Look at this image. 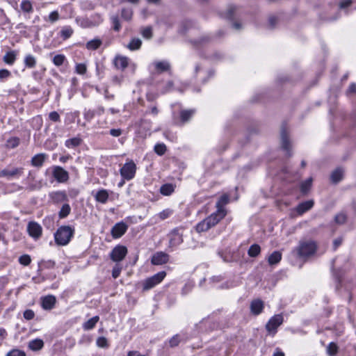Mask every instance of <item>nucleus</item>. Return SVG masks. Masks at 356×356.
Returning a JSON list of instances; mask_svg holds the SVG:
<instances>
[{
    "label": "nucleus",
    "instance_id": "nucleus-57",
    "mask_svg": "<svg viewBox=\"0 0 356 356\" xmlns=\"http://www.w3.org/2000/svg\"><path fill=\"white\" fill-rule=\"evenodd\" d=\"M11 75L10 71L6 69L0 70V79H4L8 78Z\"/></svg>",
    "mask_w": 356,
    "mask_h": 356
},
{
    "label": "nucleus",
    "instance_id": "nucleus-31",
    "mask_svg": "<svg viewBox=\"0 0 356 356\" xmlns=\"http://www.w3.org/2000/svg\"><path fill=\"white\" fill-rule=\"evenodd\" d=\"M343 175V170L341 168H337L331 174V180L334 183H337L342 179Z\"/></svg>",
    "mask_w": 356,
    "mask_h": 356
},
{
    "label": "nucleus",
    "instance_id": "nucleus-58",
    "mask_svg": "<svg viewBox=\"0 0 356 356\" xmlns=\"http://www.w3.org/2000/svg\"><path fill=\"white\" fill-rule=\"evenodd\" d=\"M236 8L234 6L229 7L227 12L226 13V17L229 19H232L233 17L234 13L235 12Z\"/></svg>",
    "mask_w": 356,
    "mask_h": 356
},
{
    "label": "nucleus",
    "instance_id": "nucleus-43",
    "mask_svg": "<svg viewBox=\"0 0 356 356\" xmlns=\"http://www.w3.org/2000/svg\"><path fill=\"white\" fill-rule=\"evenodd\" d=\"M97 346L99 348H108V343L107 339L104 337H99L96 341Z\"/></svg>",
    "mask_w": 356,
    "mask_h": 356
},
{
    "label": "nucleus",
    "instance_id": "nucleus-55",
    "mask_svg": "<svg viewBox=\"0 0 356 356\" xmlns=\"http://www.w3.org/2000/svg\"><path fill=\"white\" fill-rule=\"evenodd\" d=\"M351 94H355L356 95V83H351L346 90V95H350Z\"/></svg>",
    "mask_w": 356,
    "mask_h": 356
},
{
    "label": "nucleus",
    "instance_id": "nucleus-52",
    "mask_svg": "<svg viewBox=\"0 0 356 356\" xmlns=\"http://www.w3.org/2000/svg\"><path fill=\"white\" fill-rule=\"evenodd\" d=\"M35 314L31 309H26L24 312V318L26 320H31L34 318Z\"/></svg>",
    "mask_w": 356,
    "mask_h": 356
},
{
    "label": "nucleus",
    "instance_id": "nucleus-32",
    "mask_svg": "<svg viewBox=\"0 0 356 356\" xmlns=\"http://www.w3.org/2000/svg\"><path fill=\"white\" fill-rule=\"evenodd\" d=\"M24 63L26 67L33 68L36 65V58L33 55L28 54L25 56Z\"/></svg>",
    "mask_w": 356,
    "mask_h": 356
},
{
    "label": "nucleus",
    "instance_id": "nucleus-50",
    "mask_svg": "<svg viewBox=\"0 0 356 356\" xmlns=\"http://www.w3.org/2000/svg\"><path fill=\"white\" fill-rule=\"evenodd\" d=\"M86 65L83 63H79L76 65V72L79 74H84L86 72Z\"/></svg>",
    "mask_w": 356,
    "mask_h": 356
},
{
    "label": "nucleus",
    "instance_id": "nucleus-44",
    "mask_svg": "<svg viewBox=\"0 0 356 356\" xmlns=\"http://www.w3.org/2000/svg\"><path fill=\"white\" fill-rule=\"evenodd\" d=\"M31 261V257L29 254H23L19 258V262L23 266H28Z\"/></svg>",
    "mask_w": 356,
    "mask_h": 356
},
{
    "label": "nucleus",
    "instance_id": "nucleus-22",
    "mask_svg": "<svg viewBox=\"0 0 356 356\" xmlns=\"http://www.w3.org/2000/svg\"><path fill=\"white\" fill-rule=\"evenodd\" d=\"M47 158V154L40 153L35 155L31 159V164L35 167H41Z\"/></svg>",
    "mask_w": 356,
    "mask_h": 356
},
{
    "label": "nucleus",
    "instance_id": "nucleus-24",
    "mask_svg": "<svg viewBox=\"0 0 356 356\" xmlns=\"http://www.w3.org/2000/svg\"><path fill=\"white\" fill-rule=\"evenodd\" d=\"M142 45V40L140 38H134L131 40L127 47L131 51L138 50Z\"/></svg>",
    "mask_w": 356,
    "mask_h": 356
},
{
    "label": "nucleus",
    "instance_id": "nucleus-59",
    "mask_svg": "<svg viewBox=\"0 0 356 356\" xmlns=\"http://www.w3.org/2000/svg\"><path fill=\"white\" fill-rule=\"evenodd\" d=\"M179 336L175 335L170 340V345L172 347L176 346L179 344Z\"/></svg>",
    "mask_w": 356,
    "mask_h": 356
},
{
    "label": "nucleus",
    "instance_id": "nucleus-42",
    "mask_svg": "<svg viewBox=\"0 0 356 356\" xmlns=\"http://www.w3.org/2000/svg\"><path fill=\"white\" fill-rule=\"evenodd\" d=\"M65 57L63 54L56 55L53 58V63L56 66H60L63 64Z\"/></svg>",
    "mask_w": 356,
    "mask_h": 356
},
{
    "label": "nucleus",
    "instance_id": "nucleus-41",
    "mask_svg": "<svg viewBox=\"0 0 356 356\" xmlns=\"http://www.w3.org/2000/svg\"><path fill=\"white\" fill-rule=\"evenodd\" d=\"M154 151L158 155L162 156L166 152V146L163 143L156 144L154 146Z\"/></svg>",
    "mask_w": 356,
    "mask_h": 356
},
{
    "label": "nucleus",
    "instance_id": "nucleus-3",
    "mask_svg": "<svg viewBox=\"0 0 356 356\" xmlns=\"http://www.w3.org/2000/svg\"><path fill=\"white\" fill-rule=\"evenodd\" d=\"M74 233V229L70 226H61L54 234L56 243L59 245H66L70 241Z\"/></svg>",
    "mask_w": 356,
    "mask_h": 356
},
{
    "label": "nucleus",
    "instance_id": "nucleus-16",
    "mask_svg": "<svg viewBox=\"0 0 356 356\" xmlns=\"http://www.w3.org/2000/svg\"><path fill=\"white\" fill-rule=\"evenodd\" d=\"M280 136L282 148L287 152L289 151L291 145L289 140L288 131L285 126L282 127Z\"/></svg>",
    "mask_w": 356,
    "mask_h": 356
},
{
    "label": "nucleus",
    "instance_id": "nucleus-64",
    "mask_svg": "<svg viewBox=\"0 0 356 356\" xmlns=\"http://www.w3.org/2000/svg\"><path fill=\"white\" fill-rule=\"evenodd\" d=\"M277 22V19L275 17H270L269 18V24L271 27H273Z\"/></svg>",
    "mask_w": 356,
    "mask_h": 356
},
{
    "label": "nucleus",
    "instance_id": "nucleus-48",
    "mask_svg": "<svg viewBox=\"0 0 356 356\" xmlns=\"http://www.w3.org/2000/svg\"><path fill=\"white\" fill-rule=\"evenodd\" d=\"M111 21H112V23L113 25V29L115 31H119L120 29H121V25H120L118 17L117 16H113L111 17Z\"/></svg>",
    "mask_w": 356,
    "mask_h": 356
},
{
    "label": "nucleus",
    "instance_id": "nucleus-1",
    "mask_svg": "<svg viewBox=\"0 0 356 356\" xmlns=\"http://www.w3.org/2000/svg\"><path fill=\"white\" fill-rule=\"evenodd\" d=\"M229 202L227 195H222L216 202L217 210L209 216L202 220L197 224L195 229L197 232H207L211 227L217 225L227 215V211L224 206Z\"/></svg>",
    "mask_w": 356,
    "mask_h": 356
},
{
    "label": "nucleus",
    "instance_id": "nucleus-28",
    "mask_svg": "<svg viewBox=\"0 0 356 356\" xmlns=\"http://www.w3.org/2000/svg\"><path fill=\"white\" fill-rule=\"evenodd\" d=\"M102 44V42L100 39L95 38L88 41L86 43V47L88 50H96L101 46Z\"/></svg>",
    "mask_w": 356,
    "mask_h": 356
},
{
    "label": "nucleus",
    "instance_id": "nucleus-8",
    "mask_svg": "<svg viewBox=\"0 0 356 356\" xmlns=\"http://www.w3.org/2000/svg\"><path fill=\"white\" fill-rule=\"evenodd\" d=\"M169 246L176 247L183 242V234L178 228L174 229L169 234Z\"/></svg>",
    "mask_w": 356,
    "mask_h": 356
},
{
    "label": "nucleus",
    "instance_id": "nucleus-45",
    "mask_svg": "<svg viewBox=\"0 0 356 356\" xmlns=\"http://www.w3.org/2000/svg\"><path fill=\"white\" fill-rule=\"evenodd\" d=\"M347 217L346 214L343 213H338L335 216L334 220L335 222L339 225H342L346 222Z\"/></svg>",
    "mask_w": 356,
    "mask_h": 356
},
{
    "label": "nucleus",
    "instance_id": "nucleus-34",
    "mask_svg": "<svg viewBox=\"0 0 356 356\" xmlns=\"http://www.w3.org/2000/svg\"><path fill=\"white\" fill-rule=\"evenodd\" d=\"M3 59L6 63L13 65L16 59V53L13 51H8L4 55Z\"/></svg>",
    "mask_w": 356,
    "mask_h": 356
},
{
    "label": "nucleus",
    "instance_id": "nucleus-37",
    "mask_svg": "<svg viewBox=\"0 0 356 356\" xmlns=\"http://www.w3.org/2000/svg\"><path fill=\"white\" fill-rule=\"evenodd\" d=\"M194 114L193 110H183L180 113L181 120L184 123L188 122Z\"/></svg>",
    "mask_w": 356,
    "mask_h": 356
},
{
    "label": "nucleus",
    "instance_id": "nucleus-25",
    "mask_svg": "<svg viewBox=\"0 0 356 356\" xmlns=\"http://www.w3.org/2000/svg\"><path fill=\"white\" fill-rule=\"evenodd\" d=\"M44 346V342L42 339H35L29 343V348L32 350H39Z\"/></svg>",
    "mask_w": 356,
    "mask_h": 356
},
{
    "label": "nucleus",
    "instance_id": "nucleus-29",
    "mask_svg": "<svg viewBox=\"0 0 356 356\" xmlns=\"http://www.w3.org/2000/svg\"><path fill=\"white\" fill-rule=\"evenodd\" d=\"M282 259V254L278 251L273 252L268 257V263L270 265L278 264Z\"/></svg>",
    "mask_w": 356,
    "mask_h": 356
},
{
    "label": "nucleus",
    "instance_id": "nucleus-9",
    "mask_svg": "<svg viewBox=\"0 0 356 356\" xmlns=\"http://www.w3.org/2000/svg\"><path fill=\"white\" fill-rule=\"evenodd\" d=\"M27 232L31 237L37 239L41 236L42 228L38 222L31 221L27 225Z\"/></svg>",
    "mask_w": 356,
    "mask_h": 356
},
{
    "label": "nucleus",
    "instance_id": "nucleus-6",
    "mask_svg": "<svg viewBox=\"0 0 356 356\" xmlns=\"http://www.w3.org/2000/svg\"><path fill=\"white\" fill-rule=\"evenodd\" d=\"M136 164L132 161L127 162L120 169L121 176L127 180L132 179L136 174Z\"/></svg>",
    "mask_w": 356,
    "mask_h": 356
},
{
    "label": "nucleus",
    "instance_id": "nucleus-5",
    "mask_svg": "<svg viewBox=\"0 0 356 356\" xmlns=\"http://www.w3.org/2000/svg\"><path fill=\"white\" fill-rule=\"evenodd\" d=\"M165 275L166 273L165 271H161L146 279L143 283V289L149 290L154 287L156 285L161 282V281L165 278Z\"/></svg>",
    "mask_w": 356,
    "mask_h": 356
},
{
    "label": "nucleus",
    "instance_id": "nucleus-61",
    "mask_svg": "<svg viewBox=\"0 0 356 356\" xmlns=\"http://www.w3.org/2000/svg\"><path fill=\"white\" fill-rule=\"evenodd\" d=\"M352 3L351 0H345L340 3V8H346L348 6H350Z\"/></svg>",
    "mask_w": 356,
    "mask_h": 356
},
{
    "label": "nucleus",
    "instance_id": "nucleus-7",
    "mask_svg": "<svg viewBox=\"0 0 356 356\" xmlns=\"http://www.w3.org/2000/svg\"><path fill=\"white\" fill-rule=\"evenodd\" d=\"M127 254V248L122 245H116L110 253V258L115 262L122 261Z\"/></svg>",
    "mask_w": 356,
    "mask_h": 356
},
{
    "label": "nucleus",
    "instance_id": "nucleus-40",
    "mask_svg": "<svg viewBox=\"0 0 356 356\" xmlns=\"http://www.w3.org/2000/svg\"><path fill=\"white\" fill-rule=\"evenodd\" d=\"M338 351V346L337 345L334 343L331 342L329 343V345L327 347V353L330 356H334L337 354Z\"/></svg>",
    "mask_w": 356,
    "mask_h": 356
},
{
    "label": "nucleus",
    "instance_id": "nucleus-33",
    "mask_svg": "<svg viewBox=\"0 0 356 356\" xmlns=\"http://www.w3.org/2000/svg\"><path fill=\"white\" fill-rule=\"evenodd\" d=\"M174 191L175 187L171 184H163L160 188L161 193L164 195H170L174 192Z\"/></svg>",
    "mask_w": 356,
    "mask_h": 356
},
{
    "label": "nucleus",
    "instance_id": "nucleus-35",
    "mask_svg": "<svg viewBox=\"0 0 356 356\" xmlns=\"http://www.w3.org/2000/svg\"><path fill=\"white\" fill-rule=\"evenodd\" d=\"M260 246L258 244H253L250 247L248 254L251 257H256L260 254Z\"/></svg>",
    "mask_w": 356,
    "mask_h": 356
},
{
    "label": "nucleus",
    "instance_id": "nucleus-51",
    "mask_svg": "<svg viewBox=\"0 0 356 356\" xmlns=\"http://www.w3.org/2000/svg\"><path fill=\"white\" fill-rule=\"evenodd\" d=\"M142 35L145 38L150 39L152 37V31L150 27H146L143 29Z\"/></svg>",
    "mask_w": 356,
    "mask_h": 356
},
{
    "label": "nucleus",
    "instance_id": "nucleus-63",
    "mask_svg": "<svg viewBox=\"0 0 356 356\" xmlns=\"http://www.w3.org/2000/svg\"><path fill=\"white\" fill-rule=\"evenodd\" d=\"M341 243H342L341 238H336L333 243L334 249H337L341 244Z\"/></svg>",
    "mask_w": 356,
    "mask_h": 356
},
{
    "label": "nucleus",
    "instance_id": "nucleus-36",
    "mask_svg": "<svg viewBox=\"0 0 356 356\" xmlns=\"http://www.w3.org/2000/svg\"><path fill=\"white\" fill-rule=\"evenodd\" d=\"M71 212V207L68 204H64L58 212L60 219L66 218Z\"/></svg>",
    "mask_w": 356,
    "mask_h": 356
},
{
    "label": "nucleus",
    "instance_id": "nucleus-30",
    "mask_svg": "<svg viewBox=\"0 0 356 356\" xmlns=\"http://www.w3.org/2000/svg\"><path fill=\"white\" fill-rule=\"evenodd\" d=\"M20 8L26 13H31L33 11V5L29 0H23L20 4Z\"/></svg>",
    "mask_w": 356,
    "mask_h": 356
},
{
    "label": "nucleus",
    "instance_id": "nucleus-19",
    "mask_svg": "<svg viewBox=\"0 0 356 356\" xmlns=\"http://www.w3.org/2000/svg\"><path fill=\"white\" fill-rule=\"evenodd\" d=\"M314 206V201L313 200H307L303 202L300 203L297 208L296 211L298 213V214L301 215L306 211L310 210Z\"/></svg>",
    "mask_w": 356,
    "mask_h": 356
},
{
    "label": "nucleus",
    "instance_id": "nucleus-38",
    "mask_svg": "<svg viewBox=\"0 0 356 356\" xmlns=\"http://www.w3.org/2000/svg\"><path fill=\"white\" fill-rule=\"evenodd\" d=\"M312 184V179L309 178L307 180H305L304 182H302L300 185V191L303 194L307 193V192L309 191Z\"/></svg>",
    "mask_w": 356,
    "mask_h": 356
},
{
    "label": "nucleus",
    "instance_id": "nucleus-23",
    "mask_svg": "<svg viewBox=\"0 0 356 356\" xmlns=\"http://www.w3.org/2000/svg\"><path fill=\"white\" fill-rule=\"evenodd\" d=\"M22 168H13L12 170L4 169L0 172V177H14L22 174Z\"/></svg>",
    "mask_w": 356,
    "mask_h": 356
},
{
    "label": "nucleus",
    "instance_id": "nucleus-54",
    "mask_svg": "<svg viewBox=\"0 0 356 356\" xmlns=\"http://www.w3.org/2000/svg\"><path fill=\"white\" fill-rule=\"evenodd\" d=\"M49 119L53 122H59L60 115L56 111H52L49 114Z\"/></svg>",
    "mask_w": 356,
    "mask_h": 356
},
{
    "label": "nucleus",
    "instance_id": "nucleus-4",
    "mask_svg": "<svg viewBox=\"0 0 356 356\" xmlns=\"http://www.w3.org/2000/svg\"><path fill=\"white\" fill-rule=\"evenodd\" d=\"M284 321L282 314H276L271 317L266 325V329L269 334L274 336L277 331V327L280 326Z\"/></svg>",
    "mask_w": 356,
    "mask_h": 356
},
{
    "label": "nucleus",
    "instance_id": "nucleus-13",
    "mask_svg": "<svg viewBox=\"0 0 356 356\" xmlns=\"http://www.w3.org/2000/svg\"><path fill=\"white\" fill-rule=\"evenodd\" d=\"M169 260L168 254L163 252H158L154 254L152 257V264L154 265H161L166 264Z\"/></svg>",
    "mask_w": 356,
    "mask_h": 356
},
{
    "label": "nucleus",
    "instance_id": "nucleus-49",
    "mask_svg": "<svg viewBox=\"0 0 356 356\" xmlns=\"http://www.w3.org/2000/svg\"><path fill=\"white\" fill-rule=\"evenodd\" d=\"M6 356H26V354L22 350L18 349H13L8 352Z\"/></svg>",
    "mask_w": 356,
    "mask_h": 356
},
{
    "label": "nucleus",
    "instance_id": "nucleus-46",
    "mask_svg": "<svg viewBox=\"0 0 356 356\" xmlns=\"http://www.w3.org/2000/svg\"><path fill=\"white\" fill-rule=\"evenodd\" d=\"M132 10L129 8H124L122 10V17L126 20H130L132 17Z\"/></svg>",
    "mask_w": 356,
    "mask_h": 356
},
{
    "label": "nucleus",
    "instance_id": "nucleus-12",
    "mask_svg": "<svg viewBox=\"0 0 356 356\" xmlns=\"http://www.w3.org/2000/svg\"><path fill=\"white\" fill-rule=\"evenodd\" d=\"M127 228L124 222H118L112 227L111 235L114 238H120L127 232Z\"/></svg>",
    "mask_w": 356,
    "mask_h": 356
},
{
    "label": "nucleus",
    "instance_id": "nucleus-18",
    "mask_svg": "<svg viewBox=\"0 0 356 356\" xmlns=\"http://www.w3.org/2000/svg\"><path fill=\"white\" fill-rule=\"evenodd\" d=\"M97 21H92L90 18L83 19L81 23V26L83 28H91L98 26L102 22V18L101 15H97Z\"/></svg>",
    "mask_w": 356,
    "mask_h": 356
},
{
    "label": "nucleus",
    "instance_id": "nucleus-27",
    "mask_svg": "<svg viewBox=\"0 0 356 356\" xmlns=\"http://www.w3.org/2000/svg\"><path fill=\"white\" fill-rule=\"evenodd\" d=\"M99 316H95L89 320H88L86 322H85L83 325V328L85 330H90L95 327L97 323L99 321Z\"/></svg>",
    "mask_w": 356,
    "mask_h": 356
},
{
    "label": "nucleus",
    "instance_id": "nucleus-56",
    "mask_svg": "<svg viewBox=\"0 0 356 356\" xmlns=\"http://www.w3.org/2000/svg\"><path fill=\"white\" fill-rule=\"evenodd\" d=\"M8 143L12 148H15L19 145V140L17 138H12L8 140Z\"/></svg>",
    "mask_w": 356,
    "mask_h": 356
},
{
    "label": "nucleus",
    "instance_id": "nucleus-47",
    "mask_svg": "<svg viewBox=\"0 0 356 356\" xmlns=\"http://www.w3.org/2000/svg\"><path fill=\"white\" fill-rule=\"evenodd\" d=\"M121 271L122 267L119 264H116L112 270L113 277L114 279L118 278L120 276Z\"/></svg>",
    "mask_w": 356,
    "mask_h": 356
},
{
    "label": "nucleus",
    "instance_id": "nucleus-20",
    "mask_svg": "<svg viewBox=\"0 0 356 356\" xmlns=\"http://www.w3.org/2000/svg\"><path fill=\"white\" fill-rule=\"evenodd\" d=\"M128 58L122 56H118L114 59V65L118 69L124 70L128 65Z\"/></svg>",
    "mask_w": 356,
    "mask_h": 356
},
{
    "label": "nucleus",
    "instance_id": "nucleus-11",
    "mask_svg": "<svg viewBox=\"0 0 356 356\" xmlns=\"http://www.w3.org/2000/svg\"><path fill=\"white\" fill-rule=\"evenodd\" d=\"M53 176L57 181L63 183L68 180L69 174L62 167L55 166L53 170Z\"/></svg>",
    "mask_w": 356,
    "mask_h": 356
},
{
    "label": "nucleus",
    "instance_id": "nucleus-21",
    "mask_svg": "<svg viewBox=\"0 0 356 356\" xmlns=\"http://www.w3.org/2000/svg\"><path fill=\"white\" fill-rule=\"evenodd\" d=\"M108 192L106 189L98 191L95 195V200L102 204H105L108 199Z\"/></svg>",
    "mask_w": 356,
    "mask_h": 356
},
{
    "label": "nucleus",
    "instance_id": "nucleus-26",
    "mask_svg": "<svg viewBox=\"0 0 356 356\" xmlns=\"http://www.w3.org/2000/svg\"><path fill=\"white\" fill-rule=\"evenodd\" d=\"M82 143V139L79 137H74L70 139H67L65 142V145L67 148H74L79 146Z\"/></svg>",
    "mask_w": 356,
    "mask_h": 356
},
{
    "label": "nucleus",
    "instance_id": "nucleus-10",
    "mask_svg": "<svg viewBox=\"0 0 356 356\" xmlns=\"http://www.w3.org/2000/svg\"><path fill=\"white\" fill-rule=\"evenodd\" d=\"M51 201L54 204H59L68 201L67 193L64 191H53L49 195Z\"/></svg>",
    "mask_w": 356,
    "mask_h": 356
},
{
    "label": "nucleus",
    "instance_id": "nucleus-15",
    "mask_svg": "<svg viewBox=\"0 0 356 356\" xmlns=\"http://www.w3.org/2000/svg\"><path fill=\"white\" fill-rule=\"evenodd\" d=\"M155 70L157 73L168 72L171 69V65L168 60H159L154 63Z\"/></svg>",
    "mask_w": 356,
    "mask_h": 356
},
{
    "label": "nucleus",
    "instance_id": "nucleus-17",
    "mask_svg": "<svg viewBox=\"0 0 356 356\" xmlns=\"http://www.w3.org/2000/svg\"><path fill=\"white\" fill-rule=\"evenodd\" d=\"M264 309V302L260 299L254 300L250 304L251 312L254 315H259Z\"/></svg>",
    "mask_w": 356,
    "mask_h": 356
},
{
    "label": "nucleus",
    "instance_id": "nucleus-2",
    "mask_svg": "<svg viewBox=\"0 0 356 356\" xmlns=\"http://www.w3.org/2000/svg\"><path fill=\"white\" fill-rule=\"evenodd\" d=\"M317 250L316 243L312 240L301 241L298 245L293 250V253L298 257L307 259L314 255Z\"/></svg>",
    "mask_w": 356,
    "mask_h": 356
},
{
    "label": "nucleus",
    "instance_id": "nucleus-53",
    "mask_svg": "<svg viewBox=\"0 0 356 356\" xmlns=\"http://www.w3.org/2000/svg\"><path fill=\"white\" fill-rule=\"evenodd\" d=\"M59 19V14L58 11H53L49 15V19L51 22L54 23Z\"/></svg>",
    "mask_w": 356,
    "mask_h": 356
},
{
    "label": "nucleus",
    "instance_id": "nucleus-39",
    "mask_svg": "<svg viewBox=\"0 0 356 356\" xmlns=\"http://www.w3.org/2000/svg\"><path fill=\"white\" fill-rule=\"evenodd\" d=\"M73 33V30L71 27L65 26L60 31V35L63 38V40H67L71 37Z\"/></svg>",
    "mask_w": 356,
    "mask_h": 356
},
{
    "label": "nucleus",
    "instance_id": "nucleus-62",
    "mask_svg": "<svg viewBox=\"0 0 356 356\" xmlns=\"http://www.w3.org/2000/svg\"><path fill=\"white\" fill-rule=\"evenodd\" d=\"M173 86H174V83L172 81H168L164 88L163 92H167L170 91L172 89V88L173 87Z\"/></svg>",
    "mask_w": 356,
    "mask_h": 356
},
{
    "label": "nucleus",
    "instance_id": "nucleus-60",
    "mask_svg": "<svg viewBox=\"0 0 356 356\" xmlns=\"http://www.w3.org/2000/svg\"><path fill=\"white\" fill-rule=\"evenodd\" d=\"M110 134L114 137H118L122 134V131L120 129H113L110 130Z\"/></svg>",
    "mask_w": 356,
    "mask_h": 356
},
{
    "label": "nucleus",
    "instance_id": "nucleus-14",
    "mask_svg": "<svg viewBox=\"0 0 356 356\" xmlns=\"http://www.w3.org/2000/svg\"><path fill=\"white\" fill-rule=\"evenodd\" d=\"M56 302V297L53 295H49L41 298L42 307L45 310L53 309Z\"/></svg>",
    "mask_w": 356,
    "mask_h": 356
}]
</instances>
